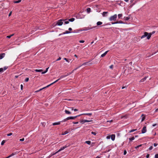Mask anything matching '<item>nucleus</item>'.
<instances>
[{
    "label": "nucleus",
    "instance_id": "obj_1",
    "mask_svg": "<svg viewBox=\"0 0 158 158\" xmlns=\"http://www.w3.org/2000/svg\"><path fill=\"white\" fill-rule=\"evenodd\" d=\"M147 37V39L148 40L150 39L151 37V34H149L147 32H145L144 34L141 37V39H143L145 37Z\"/></svg>",
    "mask_w": 158,
    "mask_h": 158
},
{
    "label": "nucleus",
    "instance_id": "obj_2",
    "mask_svg": "<svg viewBox=\"0 0 158 158\" xmlns=\"http://www.w3.org/2000/svg\"><path fill=\"white\" fill-rule=\"evenodd\" d=\"M65 20H66V19H61L58 20L57 22L56 25L58 26H61L63 24V22L65 21Z\"/></svg>",
    "mask_w": 158,
    "mask_h": 158
},
{
    "label": "nucleus",
    "instance_id": "obj_3",
    "mask_svg": "<svg viewBox=\"0 0 158 158\" xmlns=\"http://www.w3.org/2000/svg\"><path fill=\"white\" fill-rule=\"evenodd\" d=\"M117 18V15L115 14L114 15L110 16L109 18V20L110 21H115Z\"/></svg>",
    "mask_w": 158,
    "mask_h": 158
},
{
    "label": "nucleus",
    "instance_id": "obj_4",
    "mask_svg": "<svg viewBox=\"0 0 158 158\" xmlns=\"http://www.w3.org/2000/svg\"><path fill=\"white\" fill-rule=\"evenodd\" d=\"M92 122V120H81L80 121V123H81L82 124H84L85 122Z\"/></svg>",
    "mask_w": 158,
    "mask_h": 158
},
{
    "label": "nucleus",
    "instance_id": "obj_5",
    "mask_svg": "<svg viewBox=\"0 0 158 158\" xmlns=\"http://www.w3.org/2000/svg\"><path fill=\"white\" fill-rule=\"evenodd\" d=\"M96 27H97V26H96L93 27H91L85 28H84L82 30V31H87L88 30L95 28Z\"/></svg>",
    "mask_w": 158,
    "mask_h": 158
},
{
    "label": "nucleus",
    "instance_id": "obj_6",
    "mask_svg": "<svg viewBox=\"0 0 158 158\" xmlns=\"http://www.w3.org/2000/svg\"><path fill=\"white\" fill-rule=\"evenodd\" d=\"M81 115V114H80L79 115H77V116H75L69 117H69V119H75L77 117H79Z\"/></svg>",
    "mask_w": 158,
    "mask_h": 158
},
{
    "label": "nucleus",
    "instance_id": "obj_7",
    "mask_svg": "<svg viewBox=\"0 0 158 158\" xmlns=\"http://www.w3.org/2000/svg\"><path fill=\"white\" fill-rule=\"evenodd\" d=\"M146 127L145 126L142 129V133H144L146 132Z\"/></svg>",
    "mask_w": 158,
    "mask_h": 158
},
{
    "label": "nucleus",
    "instance_id": "obj_8",
    "mask_svg": "<svg viewBox=\"0 0 158 158\" xmlns=\"http://www.w3.org/2000/svg\"><path fill=\"white\" fill-rule=\"evenodd\" d=\"M67 147H68V146H67L65 145V146L61 147L59 150L57 151L58 152L61 151L63 150L65 148H66Z\"/></svg>",
    "mask_w": 158,
    "mask_h": 158
},
{
    "label": "nucleus",
    "instance_id": "obj_9",
    "mask_svg": "<svg viewBox=\"0 0 158 158\" xmlns=\"http://www.w3.org/2000/svg\"><path fill=\"white\" fill-rule=\"evenodd\" d=\"M88 62H85V63H83L82 65L80 66H79L77 68L75 69H74L73 71V72L74 71V70H77V69L79 68H80V67H81V66L82 65H87L88 63Z\"/></svg>",
    "mask_w": 158,
    "mask_h": 158
},
{
    "label": "nucleus",
    "instance_id": "obj_10",
    "mask_svg": "<svg viewBox=\"0 0 158 158\" xmlns=\"http://www.w3.org/2000/svg\"><path fill=\"white\" fill-rule=\"evenodd\" d=\"M115 135L114 134H112V135H111L110 136V137L111 138V139L113 140V141H114L115 139Z\"/></svg>",
    "mask_w": 158,
    "mask_h": 158
},
{
    "label": "nucleus",
    "instance_id": "obj_11",
    "mask_svg": "<svg viewBox=\"0 0 158 158\" xmlns=\"http://www.w3.org/2000/svg\"><path fill=\"white\" fill-rule=\"evenodd\" d=\"M5 53H2L0 54V59H2L5 56Z\"/></svg>",
    "mask_w": 158,
    "mask_h": 158
},
{
    "label": "nucleus",
    "instance_id": "obj_12",
    "mask_svg": "<svg viewBox=\"0 0 158 158\" xmlns=\"http://www.w3.org/2000/svg\"><path fill=\"white\" fill-rule=\"evenodd\" d=\"M61 122V121H60V122H58L54 123H52V125L53 126L56 125H59L60 124Z\"/></svg>",
    "mask_w": 158,
    "mask_h": 158
},
{
    "label": "nucleus",
    "instance_id": "obj_13",
    "mask_svg": "<svg viewBox=\"0 0 158 158\" xmlns=\"http://www.w3.org/2000/svg\"><path fill=\"white\" fill-rule=\"evenodd\" d=\"M147 77H145L140 80V82H144L146 79Z\"/></svg>",
    "mask_w": 158,
    "mask_h": 158
},
{
    "label": "nucleus",
    "instance_id": "obj_14",
    "mask_svg": "<svg viewBox=\"0 0 158 158\" xmlns=\"http://www.w3.org/2000/svg\"><path fill=\"white\" fill-rule=\"evenodd\" d=\"M108 12H104L102 13V15L104 17H106L107 16V14Z\"/></svg>",
    "mask_w": 158,
    "mask_h": 158
},
{
    "label": "nucleus",
    "instance_id": "obj_15",
    "mask_svg": "<svg viewBox=\"0 0 158 158\" xmlns=\"http://www.w3.org/2000/svg\"><path fill=\"white\" fill-rule=\"evenodd\" d=\"M108 52V51H106V52H105L104 53H103L101 55V57H103L105 56L106 55V54Z\"/></svg>",
    "mask_w": 158,
    "mask_h": 158
},
{
    "label": "nucleus",
    "instance_id": "obj_16",
    "mask_svg": "<svg viewBox=\"0 0 158 158\" xmlns=\"http://www.w3.org/2000/svg\"><path fill=\"white\" fill-rule=\"evenodd\" d=\"M58 153V152H55V153H52L49 156V157H48L49 158H50V157H51L53 155H55L56 154V153Z\"/></svg>",
    "mask_w": 158,
    "mask_h": 158
},
{
    "label": "nucleus",
    "instance_id": "obj_17",
    "mask_svg": "<svg viewBox=\"0 0 158 158\" xmlns=\"http://www.w3.org/2000/svg\"><path fill=\"white\" fill-rule=\"evenodd\" d=\"M65 113L66 114H71V112L67 110H65Z\"/></svg>",
    "mask_w": 158,
    "mask_h": 158
},
{
    "label": "nucleus",
    "instance_id": "obj_18",
    "mask_svg": "<svg viewBox=\"0 0 158 158\" xmlns=\"http://www.w3.org/2000/svg\"><path fill=\"white\" fill-rule=\"evenodd\" d=\"M130 19V17H124V19L126 21Z\"/></svg>",
    "mask_w": 158,
    "mask_h": 158
},
{
    "label": "nucleus",
    "instance_id": "obj_19",
    "mask_svg": "<svg viewBox=\"0 0 158 158\" xmlns=\"http://www.w3.org/2000/svg\"><path fill=\"white\" fill-rule=\"evenodd\" d=\"M102 23L100 21H98L97 22V26H99L102 25Z\"/></svg>",
    "mask_w": 158,
    "mask_h": 158
},
{
    "label": "nucleus",
    "instance_id": "obj_20",
    "mask_svg": "<svg viewBox=\"0 0 158 158\" xmlns=\"http://www.w3.org/2000/svg\"><path fill=\"white\" fill-rule=\"evenodd\" d=\"M81 115H88L89 116H91L92 114V113H84V114H81Z\"/></svg>",
    "mask_w": 158,
    "mask_h": 158
},
{
    "label": "nucleus",
    "instance_id": "obj_21",
    "mask_svg": "<svg viewBox=\"0 0 158 158\" xmlns=\"http://www.w3.org/2000/svg\"><path fill=\"white\" fill-rule=\"evenodd\" d=\"M144 116L143 114H142L141 115V116L142 117V119H141V122L143 121L145 119V116Z\"/></svg>",
    "mask_w": 158,
    "mask_h": 158
},
{
    "label": "nucleus",
    "instance_id": "obj_22",
    "mask_svg": "<svg viewBox=\"0 0 158 158\" xmlns=\"http://www.w3.org/2000/svg\"><path fill=\"white\" fill-rule=\"evenodd\" d=\"M71 32H70V31H65L64 32L62 33V34H69V33H70Z\"/></svg>",
    "mask_w": 158,
    "mask_h": 158
},
{
    "label": "nucleus",
    "instance_id": "obj_23",
    "mask_svg": "<svg viewBox=\"0 0 158 158\" xmlns=\"http://www.w3.org/2000/svg\"><path fill=\"white\" fill-rule=\"evenodd\" d=\"M69 120V117H68L67 118H66L64 119L62 121H61V122H66V121H67V120Z\"/></svg>",
    "mask_w": 158,
    "mask_h": 158
},
{
    "label": "nucleus",
    "instance_id": "obj_24",
    "mask_svg": "<svg viewBox=\"0 0 158 158\" xmlns=\"http://www.w3.org/2000/svg\"><path fill=\"white\" fill-rule=\"evenodd\" d=\"M75 20V19L74 18H71V19H69V21H70V22H73Z\"/></svg>",
    "mask_w": 158,
    "mask_h": 158
},
{
    "label": "nucleus",
    "instance_id": "obj_25",
    "mask_svg": "<svg viewBox=\"0 0 158 158\" xmlns=\"http://www.w3.org/2000/svg\"><path fill=\"white\" fill-rule=\"evenodd\" d=\"M35 72H41L42 71V69H36L35 70Z\"/></svg>",
    "mask_w": 158,
    "mask_h": 158
},
{
    "label": "nucleus",
    "instance_id": "obj_26",
    "mask_svg": "<svg viewBox=\"0 0 158 158\" xmlns=\"http://www.w3.org/2000/svg\"><path fill=\"white\" fill-rule=\"evenodd\" d=\"M69 75V74H68V75H62V76H60V79H62L63 78L65 77H66L67 76H68Z\"/></svg>",
    "mask_w": 158,
    "mask_h": 158
},
{
    "label": "nucleus",
    "instance_id": "obj_27",
    "mask_svg": "<svg viewBox=\"0 0 158 158\" xmlns=\"http://www.w3.org/2000/svg\"><path fill=\"white\" fill-rule=\"evenodd\" d=\"M91 9L89 8H88L87 9V11L88 13H89L90 12Z\"/></svg>",
    "mask_w": 158,
    "mask_h": 158
},
{
    "label": "nucleus",
    "instance_id": "obj_28",
    "mask_svg": "<svg viewBox=\"0 0 158 158\" xmlns=\"http://www.w3.org/2000/svg\"><path fill=\"white\" fill-rule=\"evenodd\" d=\"M123 15L122 14H119L118 15V18L119 19L121 17H122Z\"/></svg>",
    "mask_w": 158,
    "mask_h": 158
},
{
    "label": "nucleus",
    "instance_id": "obj_29",
    "mask_svg": "<svg viewBox=\"0 0 158 158\" xmlns=\"http://www.w3.org/2000/svg\"><path fill=\"white\" fill-rule=\"evenodd\" d=\"M85 143L88 144L90 145L91 143V141H87L85 142Z\"/></svg>",
    "mask_w": 158,
    "mask_h": 158
},
{
    "label": "nucleus",
    "instance_id": "obj_30",
    "mask_svg": "<svg viewBox=\"0 0 158 158\" xmlns=\"http://www.w3.org/2000/svg\"><path fill=\"white\" fill-rule=\"evenodd\" d=\"M68 133H69L68 131H66L64 132L63 133H62V135H64L68 134Z\"/></svg>",
    "mask_w": 158,
    "mask_h": 158
},
{
    "label": "nucleus",
    "instance_id": "obj_31",
    "mask_svg": "<svg viewBox=\"0 0 158 158\" xmlns=\"http://www.w3.org/2000/svg\"><path fill=\"white\" fill-rule=\"evenodd\" d=\"M14 35V34H12L10 35H8V36H7L6 37L8 38H11V37H12V36Z\"/></svg>",
    "mask_w": 158,
    "mask_h": 158
},
{
    "label": "nucleus",
    "instance_id": "obj_32",
    "mask_svg": "<svg viewBox=\"0 0 158 158\" xmlns=\"http://www.w3.org/2000/svg\"><path fill=\"white\" fill-rule=\"evenodd\" d=\"M6 141L5 140H3L1 143V144L2 145H3L4 143H5Z\"/></svg>",
    "mask_w": 158,
    "mask_h": 158
},
{
    "label": "nucleus",
    "instance_id": "obj_33",
    "mask_svg": "<svg viewBox=\"0 0 158 158\" xmlns=\"http://www.w3.org/2000/svg\"><path fill=\"white\" fill-rule=\"evenodd\" d=\"M129 139L130 141H132L135 139V138L134 137H132L131 138H129Z\"/></svg>",
    "mask_w": 158,
    "mask_h": 158
},
{
    "label": "nucleus",
    "instance_id": "obj_34",
    "mask_svg": "<svg viewBox=\"0 0 158 158\" xmlns=\"http://www.w3.org/2000/svg\"><path fill=\"white\" fill-rule=\"evenodd\" d=\"M136 130H137L136 129H133V130H131L129 131V132L131 133V132H133V131H136Z\"/></svg>",
    "mask_w": 158,
    "mask_h": 158
},
{
    "label": "nucleus",
    "instance_id": "obj_35",
    "mask_svg": "<svg viewBox=\"0 0 158 158\" xmlns=\"http://www.w3.org/2000/svg\"><path fill=\"white\" fill-rule=\"evenodd\" d=\"M21 0H19L17 1H15L14 2L15 3H18L20 2H21Z\"/></svg>",
    "mask_w": 158,
    "mask_h": 158
},
{
    "label": "nucleus",
    "instance_id": "obj_36",
    "mask_svg": "<svg viewBox=\"0 0 158 158\" xmlns=\"http://www.w3.org/2000/svg\"><path fill=\"white\" fill-rule=\"evenodd\" d=\"M142 144H140V145H138V146H137L136 147H135V148H136V149L138 148H139V147H141L142 146Z\"/></svg>",
    "mask_w": 158,
    "mask_h": 158
},
{
    "label": "nucleus",
    "instance_id": "obj_37",
    "mask_svg": "<svg viewBox=\"0 0 158 158\" xmlns=\"http://www.w3.org/2000/svg\"><path fill=\"white\" fill-rule=\"evenodd\" d=\"M4 71L3 69L1 68L0 69V73L3 72Z\"/></svg>",
    "mask_w": 158,
    "mask_h": 158
},
{
    "label": "nucleus",
    "instance_id": "obj_38",
    "mask_svg": "<svg viewBox=\"0 0 158 158\" xmlns=\"http://www.w3.org/2000/svg\"><path fill=\"white\" fill-rule=\"evenodd\" d=\"M60 80V78H59L58 79H57V80H56V81H54L52 83L53 84H54V83L56 82L57 81H58L59 80Z\"/></svg>",
    "mask_w": 158,
    "mask_h": 158
},
{
    "label": "nucleus",
    "instance_id": "obj_39",
    "mask_svg": "<svg viewBox=\"0 0 158 158\" xmlns=\"http://www.w3.org/2000/svg\"><path fill=\"white\" fill-rule=\"evenodd\" d=\"M64 60H65L67 62H68V63L69 62V60H68L67 59L64 58Z\"/></svg>",
    "mask_w": 158,
    "mask_h": 158
},
{
    "label": "nucleus",
    "instance_id": "obj_40",
    "mask_svg": "<svg viewBox=\"0 0 158 158\" xmlns=\"http://www.w3.org/2000/svg\"><path fill=\"white\" fill-rule=\"evenodd\" d=\"M155 31H153L152 33H149L148 34H151V35L152 34L155 33Z\"/></svg>",
    "mask_w": 158,
    "mask_h": 158
},
{
    "label": "nucleus",
    "instance_id": "obj_41",
    "mask_svg": "<svg viewBox=\"0 0 158 158\" xmlns=\"http://www.w3.org/2000/svg\"><path fill=\"white\" fill-rule=\"evenodd\" d=\"M118 21H117V22H114V23H111L112 24H117V23H118Z\"/></svg>",
    "mask_w": 158,
    "mask_h": 158
},
{
    "label": "nucleus",
    "instance_id": "obj_42",
    "mask_svg": "<svg viewBox=\"0 0 158 158\" xmlns=\"http://www.w3.org/2000/svg\"><path fill=\"white\" fill-rule=\"evenodd\" d=\"M64 24H67L68 23H69V21H65H65H64Z\"/></svg>",
    "mask_w": 158,
    "mask_h": 158
},
{
    "label": "nucleus",
    "instance_id": "obj_43",
    "mask_svg": "<svg viewBox=\"0 0 158 158\" xmlns=\"http://www.w3.org/2000/svg\"><path fill=\"white\" fill-rule=\"evenodd\" d=\"M153 148V147L152 146H151L148 149L149 150H151Z\"/></svg>",
    "mask_w": 158,
    "mask_h": 158
},
{
    "label": "nucleus",
    "instance_id": "obj_44",
    "mask_svg": "<svg viewBox=\"0 0 158 158\" xmlns=\"http://www.w3.org/2000/svg\"><path fill=\"white\" fill-rule=\"evenodd\" d=\"M91 134L94 135H96V133L95 132H93V131L91 132Z\"/></svg>",
    "mask_w": 158,
    "mask_h": 158
},
{
    "label": "nucleus",
    "instance_id": "obj_45",
    "mask_svg": "<svg viewBox=\"0 0 158 158\" xmlns=\"http://www.w3.org/2000/svg\"><path fill=\"white\" fill-rule=\"evenodd\" d=\"M52 84H53L52 83L51 84L48 85L47 86H46L45 87V88H47V87H48L50 86H51V85H52Z\"/></svg>",
    "mask_w": 158,
    "mask_h": 158
},
{
    "label": "nucleus",
    "instance_id": "obj_46",
    "mask_svg": "<svg viewBox=\"0 0 158 158\" xmlns=\"http://www.w3.org/2000/svg\"><path fill=\"white\" fill-rule=\"evenodd\" d=\"M29 79L28 78H27L25 80L26 82H27L29 81Z\"/></svg>",
    "mask_w": 158,
    "mask_h": 158
},
{
    "label": "nucleus",
    "instance_id": "obj_47",
    "mask_svg": "<svg viewBox=\"0 0 158 158\" xmlns=\"http://www.w3.org/2000/svg\"><path fill=\"white\" fill-rule=\"evenodd\" d=\"M155 158H158V154H156L155 155Z\"/></svg>",
    "mask_w": 158,
    "mask_h": 158
},
{
    "label": "nucleus",
    "instance_id": "obj_48",
    "mask_svg": "<svg viewBox=\"0 0 158 158\" xmlns=\"http://www.w3.org/2000/svg\"><path fill=\"white\" fill-rule=\"evenodd\" d=\"M110 135H108L106 137V138L107 139H110Z\"/></svg>",
    "mask_w": 158,
    "mask_h": 158
},
{
    "label": "nucleus",
    "instance_id": "obj_49",
    "mask_svg": "<svg viewBox=\"0 0 158 158\" xmlns=\"http://www.w3.org/2000/svg\"><path fill=\"white\" fill-rule=\"evenodd\" d=\"M12 133H10L7 134V135L8 136H10L12 135Z\"/></svg>",
    "mask_w": 158,
    "mask_h": 158
},
{
    "label": "nucleus",
    "instance_id": "obj_50",
    "mask_svg": "<svg viewBox=\"0 0 158 158\" xmlns=\"http://www.w3.org/2000/svg\"><path fill=\"white\" fill-rule=\"evenodd\" d=\"M79 42L80 43H83L85 41L84 40H82L79 41Z\"/></svg>",
    "mask_w": 158,
    "mask_h": 158
},
{
    "label": "nucleus",
    "instance_id": "obj_51",
    "mask_svg": "<svg viewBox=\"0 0 158 158\" xmlns=\"http://www.w3.org/2000/svg\"><path fill=\"white\" fill-rule=\"evenodd\" d=\"M118 23H124L123 22L121 21H119Z\"/></svg>",
    "mask_w": 158,
    "mask_h": 158
},
{
    "label": "nucleus",
    "instance_id": "obj_52",
    "mask_svg": "<svg viewBox=\"0 0 158 158\" xmlns=\"http://www.w3.org/2000/svg\"><path fill=\"white\" fill-rule=\"evenodd\" d=\"M24 140V138H23V139H19V140L20 141H23Z\"/></svg>",
    "mask_w": 158,
    "mask_h": 158
},
{
    "label": "nucleus",
    "instance_id": "obj_53",
    "mask_svg": "<svg viewBox=\"0 0 158 158\" xmlns=\"http://www.w3.org/2000/svg\"><path fill=\"white\" fill-rule=\"evenodd\" d=\"M113 65H110V69H113Z\"/></svg>",
    "mask_w": 158,
    "mask_h": 158
},
{
    "label": "nucleus",
    "instance_id": "obj_54",
    "mask_svg": "<svg viewBox=\"0 0 158 158\" xmlns=\"http://www.w3.org/2000/svg\"><path fill=\"white\" fill-rule=\"evenodd\" d=\"M61 59V57H59V58L56 60V61H58L60 60Z\"/></svg>",
    "mask_w": 158,
    "mask_h": 158
},
{
    "label": "nucleus",
    "instance_id": "obj_55",
    "mask_svg": "<svg viewBox=\"0 0 158 158\" xmlns=\"http://www.w3.org/2000/svg\"><path fill=\"white\" fill-rule=\"evenodd\" d=\"M156 125H157V124L156 123H155V124H153L152 125V126L153 127H155V126H156Z\"/></svg>",
    "mask_w": 158,
    "mask_h": 158
},
{
    "label": "nucleus",
    "instance_id": "obj_56",
    "mask_svg": "<svg viewBox=\"0 0 158 158\" xmlns=\"http://www.w3.org/2000/svg\"><path fill=\"white\" fill-rule=\"evenodd\" d=\"M149 154H148L146 156V158H149Z\"/></svg>",
    "mask_w": 158,
    "mask_h": 158
},
{
    "label": "nucleus",
    "instance_id": "obj_57",
    "mask_svg": "<svg viewBox=\"0 0 158 158\" xmlns=\"http://www.w3.org/2000/svg\"><path fill=\"white\" fill-rule=\"evenodd\" d=\"M157 145V144L156 143H154V147H156Z\"/></svg>",
    "mask_w": 158,
    "mask_h": 158
},
{
    "label": "nucleus",
    "instance_id": "obj_58",
    "mask_svg": "<svg viewBox=\"0 0 158 158\" xmlns=\"http://www.w3.org/2000/svg\"><path fill=\"white\" fill-rule=\"evenodd\" d=\"M127 153V152L126 151V150H125L124 151V155H125Z\"/></svg>",
    "mask_w": 158,
    "mask_h": 158
},
{
    "label": "nucleus",
    "instance_id": "obj_59",
    "mask_svg": "<svg viewBox=\"0 0 158 158\" xmlns=\"http://www.w3.org/2000/svg\"><path fill=\"white\" fill-rule=\"evenodd\" d=\"M3 69L4 71L6 70L7 69V68L6 67H5Z\"/></svg>",
    "mask_w": 158,
    "mask_h": 158
},
{
    "label": "nucleus",
    "instance_id": "obj_60",
    "mask_svg": "<svg viewBox=\"0 0 158 158\" xmlns=\"http://www.w3.org/2000/svg\"><path fill=\"white\" fill-rule=\"evenodd\" d=\"M112 121H112V120H108V121H107V122H110H110H112Z\"/></svg>",
    "mask_w": 158,
    "mask_h": 158
},
{
    "label": "nucleus",
    "instance_id": "obj_61",
    "mask_svg": "<svg viewBox=\"0 0 158 158\" xmlns=\"http://www.w3.org/2000/svg\"><path fill=\"white\" fill-rule=\"evenodd\" d=\"M73 123H74V124H77L78 123V122H73Z\"/></svg>",
    "mask_w": 158,
    "mask_h": 158
},
{
    "label": "nucleus",
    "instance_id": "obj_62",
    "mask_svg": "<svg viewBox=\"0 0 158 158\" xmlns=\"http://www.w3.org/2000/svg\"><path fill=\"white\" fill-rule=\"evenodd\" d=\"M11 14H12V12L11 11L9 14V15H8L9 16H10L11 15Z\"/></svg>",
    "mask_w": 158,
    "mask_h": 158
},
{
    "label": "nucleus",
    "instance_id": "obj_63",
    "mask_svg": "<svg viewBox=\"0 0 158 158\" xmlns=\"http://www.w3.org/2000/svg\"><path fill=\"white\" fill-rule=\"evenodd\" d=\"M46 72H47L46 71H45L44 72H42V74H44V73H46Z\"/></svg>",
    "mask_w": 158,
    "mask_h": 158
},
{
    "label": "nucleus",
    "instance_id": "obj_64",
    "mask_svg": "<svg viewBox=\"0 0 158 158\" xmlns=\"http://www.w3.org/2000/svg\"><path fill=\"white\" fill-rule=\"evenodd\" d=\"M46 72H47L46 71H45L44 72H42V74H44V73H46Z\"/></svg>",
    "mask_w": 158,
    "mask_h": 158
}]
</instances>
